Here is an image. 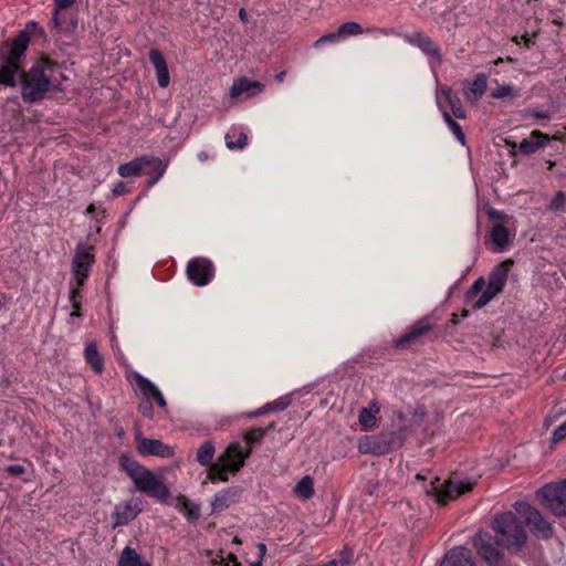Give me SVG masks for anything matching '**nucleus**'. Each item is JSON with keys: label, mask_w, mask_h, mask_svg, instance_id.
I'll return each instance as SVG.
<instances>
[{"label": "nucleus", "mask_w": 566, "mask_h": 566, "mask_svg": "<svg viewBox=\"0 0 566 566\" xmlns=\"http://www.w3.org/2000/svg\"><path fill=\"white\" fill-rule=\"evenodd\" d=\"M64 80L65 76L55 62L40 59L29 72H22V98L29 103L40 101L50 90L59 88Z\"/></svg>", "instance_id": "1"}, {"label": "nucleus", "mask_w": 566, "mask_h": 566, "mask_svg": "<svg viewBox=\"0 0 566 566\" xmlns=\"http://www.w3.org/2000/svg\"><path fill=\"white\" fill-rule=\"evenodd\" d=\"M493 528L496 532L497 542L504 547L520 548L526 542V532L512 512H505L496 516Z\"/></svg>", "instance_id": "2"}, {"label": "nucleus", "mask_w": 566, "mask_h": 566, "mask_svg": "<svg viewBox=\"0 0 566 566\" xmlns=\"http://www.w3.org/2000/svg\"><path fill=\"white\" fill-rule=\"evenodd\" d=\"M475 481L461 479L458 474H452L447 480L436 478L426 488L427 494H432L439 504L444 505L448 501L455 500L460 495L472 491Z\"/></svg>", "instance_id": "3"}, {"label": "nucleus", "mask_w": 566, "mask_h": 566, "mask_svg": "<svg viewBox=\"0 0 566 566\" xmlns=\"http://www.w3.org/2000/svg\"><path fill=\"white\" fill-rule=\"evenodd\" d=\"M146 167H150L151 171L156 172V176L150 178L147 182V187L150 188L164 176L168 167V161H163L160 158L153 156H142L119 165L117 174L123 178L136 177L140 176Z\"/></svg>", "instance_id": "4"}, {"label": "nucleus", "mask_w": 566, "mask_h": 566, "mask_svg": "<svg viewBox=\"0 0 566 566\" xmlns=\"http://www.w3.org/2000/svg\"><path fill=\"white\" fill-rule=\"evenodd\" d=\"M537 496L553 514L566 516V479L544 485L537 491Z\"/></svg>", "instance_id": "5"}, {"label": "nucleus", "mask_w": 566, "mask_h": 566, "mask_svg": "<svg viewBox=\"0 0 566 566\" xmlns=\"http://www.w3.org/2000/svg\"><path fill=\"white\" fill-rule=\"evenodd\" d=\"M136 489L150 497L166 501L169 497V490L161 479L151 471L145 469L134 481Z\"/></svg>", "instance_id": "6"}, {"label": "nucleus", "mask_w": 566, "mask_h": 566, "mask_svg": "<svg viewBox=\"0 0 566 566\" xmlns=\"http://www.w3.org/2000/svg\"><path fill=\"white\" fill-rule=\"evenodd\" d=\"M515 510L517 514L525 520L530 525L532 532L542 538H547L552 535L551 524L542 516V514L527 503H516Z\"/></svg>", "instance_id": "7"}, {"label": "nucleus", "mask_w": 566, "mask_h": 566, "mask_svg": "<svg viewBox=\"0 0 566 566\" xmlns=\"http://www.w3.org/2000/svg\"><path fill=\"white\" fill-rule=\"evenodd\" d=\"M94 263V254H93V248L80 243L77 244L75 249V254L72 262V271L73 276L76 281V284L83 285L86 277L88 276V272L91 270V266Z\"/></svg>", "instance_id": "8"}, {"label": "nucleus", "mask_w": 566, "mask_h": 566, "mask_svg": "<svg viewBox=\"0 0 566 566\" xmlns=\"http://www.w3.org/2000/svg\"><path fill=\"white\" fill-rule=\"evenodd\" d=\"M473 545L476 548L478 554L489 564V566H494V564L504 562L501 558L502 554L497 547V545L501 544L497 542V538H493L491 534L479 532L473 538Z\"/></svg>", "instance_id": "9"}, {"label": "nucleus", "mask_w": 566, "mask_h": 566, "mask_svg": "<svg viewBox=\"0 0 566 566\" xmlns=\"http://www.w3.org/2000/svg\"><path fill=\"white\" fill-rule=\"evenodd\" d=\"M188 279L197 286H205L214 276L213 263L206 258H193L187 264Z\"/></svg>", "instance_id": "10"}, {"label": "nucleus", "mask_w": 566, "mask_h": 566, "mask_svg": "<svg viewBox=\"0 0 566 566\" xmlns=\"http://www.w3.org/2000/svg\"><path fill=\"white\" fill-rule=\"evenodd\" d=\"M135 442L142 455L171 458L175 453L172 447L163 443L161 440L144 438L140 431L135 433Z\"/></svg>", "instance_id": "11"}, {"label": "nucleus", "mask_w": 566, "mask_h": 566, "mask_svg": "<svg viewBox=\"0 0 566 566\" xmlns=\"http://www.w3.org/2000/svg\"><path fill=\"white\" fill-rule=\"evenodd\" d=\"M142 512V501L139 499H129L115 505L112 515L114 523L113 528L124 526L134 521Z\"/></svg>", "instance_id": "12"}, {"label": "nucleus", "mask_w": 566, "mask_h": 566, "mask_svg": "<svg viewBox=\"0 0 566 566\" xmlns=\"http://www.w3.org/2000/svg\"><path fill=\"white\" fill-rule=\"evenodd\" d=\"M392 437L390 434L365 436L358 441V450L363 454L381 455L391 450Z\"/></svg>", "instance_id": "13"}, {"label": "nucleus", "mask_w": 566, "mask_h": 566, "mask_svg": "<svg viewBox=\"0 0 566 566\" xmlns=\"http://www.w3.org/2000/svg\"><path fill=\"white\" fill-rule=\"evenodd\" d=\"M251 454V448L242 450L239 442L229 444L226 451L219 457V462L223 463L231 472H238L244 464V461Z\"/></svg>", "instance_id": "14"}, {"label": "nucleus", "mask_w": 566, "mask_h": 566, "mask_svg": "<svg viewBox=\"0 0 566 566\" xmlns=\"http://www.w3.org/2000/svg\"><path fill=\"white\" fill-rule=\"evenodd\" d=\"M408 41L411 45L417 46L419 50H421L424 54L429 56L430 64L432 67L440 65L442 63L440 48L429 36L422 33H415L408 38Z\"/></svg>", "instance_id": "15"}, {"label": "nucleus", "mask_w": 566, "mask_h": 566, "mask_svg": "<svg viewBox=\"0 0 566 566\" xmlns=\"http://www.w3.org/2000/svg\"><path fill=\"white\" fill-rule=\"evenodd\" d=\"M136 387L146 398H153L160 407H166V400L160 390L149 379L138 373L133 374Z\"/></svg>", "instance_id": "16"}, {"label": "nucleus", "mask_w": 566, "mask_h": 566, "mask_svg": "<svg viewBox=\"0 0 566 566\" xmlns=\"http://www.w3.org/2000/svg\"><path fill=\"white\" fill-rule=\"evenodd\" d=\"M18 77H22V69L20 63L11 62L4 57L0 62V84L15 87Z\"/></svg>", "instance_id": "17"}, {"label": "nucleus", "mask_w": 566, "mask_h": 566, "mask_svg": "<svg viewBox=\"0 0 566 566\" xmlns=\"http://www.w3.org/2000/svg\"><path fill=\"white\" fill-rule=\"evenodd\" d=\"M441 566H476L471 552L464 547H454L449 551L443 560L441 562Z\"/></svg>", "instance_id": "18"}, {"label": "nucleus", "mask_w": 566, "mask_h": 566, "mask_svg": "<svg viewBox=\"0 0 566 566\" xmlns=\"http://www.w3.org/2000/svg\"><path fill=\"white\" fill-rule=\"evenodd\" d=\"M512 265L513 261L507 259L495 266L490 274L488 286L491 287V290L501 293L505 286L509 271Z\"/></svg>", "instance_id": "19"}, {"label": "nucleus", "mask_w": 566, "mask_h": 566, "mask_svg": "<svg viewBox=\"0 0 566 566\" xmlns=\"http://www.w3.org/2000/svg\"><path fill=\"white\" fill-rule=\"evenodd\" d=\"M149 60L155 67L158 85L163 88L170 83V76L164 55L156 49L150 50Z\"/></svg>", "instance_id": "20"}, {"label": "nucleus", "mask_w": 566, "mask_h": 566, "mask_svg": "<svg viewBox=\"0 0 566 566\" xmlns=\"http://www.w3.org/2000/svg\"><path fill=\"white\" fill-rule=\"evenodd\" d=\"M441 97L446 99L452 111V114L457 118L464 119L467 117L465 109L463 108L460 98L449 87H441L437 92L438 104L442 108Z\"/></svg>", "instance_id": "21"}, {"label": "nucleus", "mask_w": 566, "mask_h": 566, "mask_svg": "<svg viewBox=\"0 0 566 566\" xmlns=\"http://www.w3.org/2000/svg\"><path fill=\"white\" fill-rule=\"evenodd\" d=\"M238 490L234 488H227L219 491L211 501L212 513L221 512L235 503L238 497Z\"/></svg>", "instance_id": "22"}, {"label": "nucleus", "mask_w": 566, "mask_h": 566, "mask_svg": "<svg viewBox=\"0 0 566 566\" xmlns=\"http://www.w3.org/2000/svg\"><path fill=\"white\" fill-rule=\"evenodd\" d=\"M431 328L432 327L428 322L420 321V322L416 323L415 325H412L407 333L401 335L396 340V344H397V346L410 345V344L415 343L416 340H418L419 338H421L428 332H430Z\"/></svg>", "instance_id": "23"}, {"label": "nucleus", "mask_w": 566, "mask_h": 566, "mask_svg": "<svg viewBox=\"0 0 566 566\" xmlns=\"http://www.w3.org/2000/svg\"><path fill=\"white\" fill-rule=\"evenodd\" d=\"M263 91V85L255 81H249L248 78H240L233 82L231 87V96L237 97L243 94L248 96H254Z\"/></svg>", "instance_id": "24"}, {"label": "nucleus", "mask_w": 566, "mask_h": 566, "mask_svg": "<svg viewBox=\"0 0 566 566\" xmlns=\"http://www.w3.org/2000/svg\"><path fill=\"white\" fill-rule=\"evenodd\" d=\"M547 140V135L543 134L539 130H534L532 132L531 136L528 138L523 139L517 147L521 153L530 155L535 153L542 146H544V144Z\"/></svg>", "instance_id": "25"}, {"label": "nucleus", "mask_w": 566, "mask_h": 566, "mask_svg": "<svg viewBox=\"0 0 566 566\" xmlns=\"http://www.w3.org/2000/svg\"><path fill=\"white\" fill-rule=\"evenodd\" d=\"M30 42V36L27 32L22 31L18 34V36L13 40L10 51L4 59L19 63L21 56L24 54L28 49Z\"/></svg>", "instance_id": "26"}, {"label": "nucleus", "mask_w": 566, "mask_h": 566, "mask_svg": "<svg viewBox=\"0 0 566 566\" xmlns=\"http://www.w3.org/2000/svg\"><path fill=\"white\" fill-rule=\"evenodd\" d=\"M490 241L495 252H503L506 250L510 243V233L507 229L501 223L495 224L490 231Z\"/></svg>", "instance_id": "27"}, {"label": "nucleus", "mask_w": 566, "mask_h": 566, "mask_svg": "<svg viewBox=\"0 0 566 566\" xmlns=\"http://www.w3.org/2000/svg\"><path fill=\"white\" fill-rule=\"evenodd\" d=\"M84 357L86 363L92 367L96 374H101L104 370V359L97 350V346L94 342H88L84 349Z\"/></svg>", "instance_id": "28"}, {"label": "nucleus", "mask_w": 566, "mask_h": 566, "mask_svg": "<svg viewBox=\"0 0 566 566\" xmlns=\"http://www.w3.org/2000/svg\"><path fill=\"white\" fill-rule=\"evenodd\" d=\"M118 566H150V564L144 562L134 548L126 546L120 553Z\"/></svg>", "instance_id": "29"}, {"label": "nucleus", "mask_w": 566, "mask_h": 566, "mask_svg": "<svg viewBox=\"0 0 566 566\" xmlns=\"http://www.w3.org/2000/svg\"><path fill=\"white\" fill-rule=\"evenodd\" d=\"M379 412V407L376 402H370L367 408L359 411L358 421L364 428H371L376 424V416Z\"/></svg>", "instance_id": "30"}, {"label": "nucleus", "mask_w": 566, "mask_h": 566, "mask_svg": "<svg viewBox=\"0 0 566 566\" xmlns=\"http://www.w3.org/2000/svg\"><path fill=\"white\" fill-rule=\"evenodd\" d=\"M216 448L211 441L203 442L197 450L196 459L201 465H212Z\"/></svg>", "instance_id": "31"}, {"label": "nucleus", "mask_w": 566, "mask_h": 566, "mask_svg": "<svg viewBox=\"0 0 566 566\" xmlns=\"http://www.w3.org/2000/svg\"><path fill=\"white\" fill-rule=\"evenodd\" d=\"M294 492L303 500H308L314 495V482L310 475L303 476L295 485Z\"/></svg>", "instance_id": "32"}, {"label": "nucleus", "mask_w": 566, "mask_h": 566, "mask_svg": "<svg viewBox=\"0 0 566 566\" xmlns=\"http://www.w3.org/2000/svg\"><path fill=\"white\" fill-rule=\"evenodd\" d=\"M486 87V76L483 74H478L472 83V86L467 92V97L471 98V96H473L474 99H479L485 93Z\"/></svg>", "instance_id": "33"}, {"label": "nucleus", "mask_w": 566, "mask_h": 566, "mask_svg": "<svg viewBox=\"0 0 566 566\" xmlns=\"http://www.w3.org/2000/svg\"><path fill=\"white\" fill-rule=\"evenodd\" d=\"M119 462L122 468L125 470V472L130 476L133 481L146 469L142 467L137 461L126 455L120 457Z\"/></svg>", "instance_id": "34"}, {"label": "nucleus", "mask_w": 566, "mask_h": 566, "mask_svg": "<svg viewBox=\"0 0 566 566\" xmlns=\"http://www.w3.org/2000/svg\"><path fill=\"white\" fill-rule=\"evenodd\" d=\"M228 472H231V471L223 463H221V462L213 463L209 468L208 478L210 479L211 482H217V481L227 482L228 481Z\"/></svg>", "instance_id": "35"}, {"label": "nucleus", "mask_w": 566, "mask_h": 566, "mask_svg": "<svg viewBox=\"0 0 566 566\" xmlns=\"http://www.w3.org/2000/svg\"><path fill=\"white\" fill-rule=\"evenodd\" d=\"M177 507L184 512L186 517L190 521L197 520L199 517V507L189 502L185 496L178 499Z\"/></svg>", "instance_id": "36"}, {"label": "nucleus", "mask_w": 566, "mask_h": 566, "mask_svg": "<svg viewBox=\"0 0 566 566\" xmlns=\"http://www.w3.org/2000/svg\"><path fill=\"white\" fill-rule=\"evenodd\" d=\"M53 1H54V12H53V17H52V23L54 24L55 28H60L61 27L60 12L71 8L75 3L76 0H53Z\"/></svg>", "instance_id": "37"}, {"label": "nucleus", "mask_w": 566, "mask_h": 566, "mask_svg": "<svg viewBox=\"0 0 566 566\" xmlns=\"http://www.w3.org/2000/svg\"><path fill=\"white\" fill-rule=\"evenodd\" d=\"M338 32L342 38H346V36H350V35H359L363 33V28L359 23L349 21V22L343 23L338 28Z\"/></svg>", "instance_id": "38"}, {"label": "nucleus", "mask_w": 566, "mask_h": 566, "mask_svg": "<svg viewBox=\"0 0 566 566\" xmlns=\"http://www.w3.org/2000/svg\"><path fill=\"white\" fill-rule=\"evenodd\" d=\"M247 144H248V136H247V134H244L242 132L239 134L237 142L232 140V133L229 132L226 135V145L231 150L242 149L247 146Z\"/></svg>", "instance_id": "39"}, {"label": "nucleus", "mask_w": 566, "mask_h": 566, "mask_svg": "<svg viewBox=\"0 0 566 566\" xmlns=\"http://www.w3.org/2000/svg\"><path fill=\"white\" fill-rule=\"evenodd\" d=\"M264 436V429L253 428L244 434L243 439L247 442V444H249V448H251V446L260 443L263 440Z\"/></svg>", "instance_id": "40"}, {"label": "nucleus", "mask_w": 566, "mask_h": 566, "mask_svg": "<svg viewBox=\"0 0 566 566\" xmlns=\"http://www.w3.org/2000/svg\"><path fill=\"white\" fill-rule=\"evenodd\" d=\"M291 405V398L290 396L285 395L282 396L274 401H271L265 405V409L272 411H280L286 409Z\"/></svg>", "instance_id": "41"}, {"label": "nucleus", "mask_w": 566, "mask_h": 566, "mask_svg": "<svg viewBox=\"0 0 566 566\" xmlns=\"http://www.w3.org/2000/svg\"><path fill=\"white\" fill-rule=\"evenodd\" d=\"M230 563H232V566H240L237 556L233 554H228V556L224 557L223 552H220L214 558H212V564L214 566H229Z\"/></svg>", "instance_id": "42"}, {"label": "nucleus", "mask_w": 566, "mask_h": 566, "mask_svg": "<svg viewBox=\"0 0 566 566\" xmlns=\"http://www.w3.org/2000/svg\"><path fill=\"white\" fill-rule=\"evenodd\" d=\"M566 197L563 191H557L548 205V209L554 212L564 211Z\"/></svg>", "instance_id": "43"}, {"label": "nucleus", "mask_w": 566, "mask_h": 566, "mask_svg": "<svg viewBox=\"0 0 566 566\" xmlns=\"http://www.w3.org/2000/svg\"><path fill=\"white\" fill-rule=\"evenodd\" d=\"M499 292H495L494 290H491V287L486 286V289L481 293V295H479L478 300L475 301V307H484Z\"/></svg>", "instance_id": "44"}, {"label": "nucleus", "mask_w": 566, "mask_h": 566, "mask_svg": "<svg viewBox=\"0 0 566 566\" xmlns=\"http://www.w3.org/2000/svg\"><path fill=\"white\" fill-rule=\"evenodd\" d=\"M514 95V87L511 84L502 85L492 93V97L494 98H504Z\"/></svg>", "instance_id": "45"}, {"label": "nucleus", "mask_w": 566, "mask_h": 566, "mask_svg": "<svg viewBox=\"0 0 566 566\" xmlns=\"http://www.w3.org/2000/svg\"><path fill=\"white\" fill-rule=\"evenodd\" d=\"M340 34L338 30L334 33H328L323 36H321L318 40L315 41L314 46L319 48L321 45L328 43V42H336L338 39H340Z\"/></svg>", "instance_id": "46"}, {"label": "nucleus", "mask_w": 566, "mask_h": 566, "mask_svg": "<svg viewBox=\"0 0 566 566\" xmlns=\"http://www.w3.org/2000/svg\"><path fill=\"white\" fill-rule=\"evenodd\" d=\"M564 438H566V420L555 429L552 440L556 443L562 441Z\"/></svg>", "instance_id": "47"}, {"label": "nucleus", "mask_w": 566, "mask_h": 566, "mask_svg": "<svg viewBox=\"0 0 566 566\" xmlns=\"http://www.w3.org/2000/svg\"><path fill=\"white\" fill-rule=\"evenodd\" d=\"M486 286L488 285H486V283H485L483 277L478 279L473 283V285H472V287H471V290L469 292V296L478 295L480 292H483L486 289Z\"/></svg>", "instance_id": "48"}, {"label": "nucleus", "mask_w": 566, "mask_h": 566, "mask_svg": "<svg viewBox=\"0 0 566 566\" xmlns=\"http://www.w3.org/2000/svg\"><path fill=\"white\" fill-rule=\"evenodd\" d=\"M6 472L13 476H21L25 473V468L21 464H11L6 468Z\"/></svg>", "instance_id": "49"}, {"label": "nucleus", "mask_w": 566, "mask_h": 566, "mask_svg": "<svg viewBox=\"0 0 566 566\" xmlns=\"http://www.w3.org/2000/svg\"><path fill=\"white\" fill-rule=\"evenodd\" d=\"M450 130L453 133L454 137L462 144H465V135L462 132L461 126L455 122L452 123Z\"/></svg>", "instance_id": "50"}, {"label": "nucleus", "mask_w": 566, "mask_h": 566, "mask_svg": "<svg viewBox=\"0 0 566 566\" xmlns=\"http://www.w3.org/2000/svg\"><path fill=\"white\" fill-rule=\"evenodd\" d=\"M528 115L536 118V119H551V113L547 111H530Z\"/></svg>", "instance_id": "51"}, {"label": "nucleus", "mask_w": 566, "mask_h": 566, "mask_svg": "<svg viewBox=\"0 0 566 566\" xmlns=\"http://www.w3.org/2000/svg\"><path fill=\"white\" fill-rule=\"evenodd\" d=\"M128 191L127 189V184L123 182V181H119L115 185L114 189H113V193L115 196H122V195H125L126 192Z\"/></svg>", "instance_id": "52"}, {"label": "nucleus", "mask_w": 566, "mask_h": 566, "mask_svg": "<svg viewBox=\"0 0 566 566\" xmlns=\"http://www.w3.org/2000/svg\"><path fill=\"white\" fill-rule=\"evenodd\" d=\"M81 286L82 285H76V286H73L72 290H71V294H70V301L71 303H76L78 302L77 298L81 297Z\"/></svg>", "instance_id": "53"}, {"label": "nucleus", "mask_w": 566, "mask_h": 566, "mask_svg": "<svg viewBox=\"0 0 566 566\" xmlns=\"http://www.w3.org/2000/svg\"><path fill=\"white\" fill-rule=\"evenodd\" d=\"M72 307H73V312L71 313V317H78L81 316V303L80 302H76V303H72Z\"/></svg>", "instance_id": "54"}, {"label": "nucleus", "mask_w": 566, "mask_h": 566, "mask_svg": "<svg viewBox=\"0 0 566 566\" xmlns=\"http://www.w3.org/2000/svg\"><path fill=\"white\" fill-rule=\"evenodd\" d=\"M442 116L449 128L451 127L452 123H455V120L452 119V117L447 111H443Z\"/></svg>", "instance_id": "55"}, {"label": "nucleus", "mask_w": 566, "mask_h": 566, "mask_svg": "<svg viewBox=\"0 0 566 566\" xmlns=\"http://www.w3.org/2000/svg\"><path fill=\"white\" fill-rule=\"evenodd\" d=\"M258 549H259V556H260V558H259V559H261V560H262V558H263V557H264V555L266 554V546H265V544H263V543H259V544H258Z\"/></svg>", "instance_id": "56"}, {"label": "nucleus", "mask_w": 566, "mask_h": 566, "mask_svg": "<svg viewBox=\"0 0 566 566\" xmlns=\"http://www.w3.org/2000/svg\"><path fill=\"white\" fill-rule=\"evenodd\" d=\"M113 350H114L115 355L117 356L118 360L123 361L124 360V355H123V353L120 352V349L118 348L117 345L113 346Z\"/></svg>", "instance_id": "57"}, {"label": "nucleus", "mask_w": 566, "mask_h": 566, "mask_svg": "<svg viewBox=\"0 0 566 566\" xmlns=\"http://www.w3.org/2000/svg\"><path fill=\"white\" fill-rule=\"evenodd\" d=\"M239 18L241 19L242 22H248V13L245 9L241 8L239 10Z\"/></svg>", "instance_id": "58"}, {"label": "nucleus", "mask_w": 566, "mask_h": 566, "mask_svg": "<svg viewBox=\"0 0 566 566\" xmlns=\"http://www.w3.org/2000/svg\"><path fill=\"white\" fill-rule=\"evenodd\" d=\"M268 412H270V410H266V409H265V405H264L263 407H261L260 409H258L255 412H253V413H252V416L258 417V416L265 415V413H268Z\"/></svg>", "instance_id": "59"}, {"label": "nucleus", "mask_w": 566, "mask_h": 566, "mask_svg": "<svg viewBox=\"0 0 566 566\" xmlns=\"http://www.w3.org/2000/svg\"><path fill=\"white\" fill-rule=\"evenodd\" d=\"M494 566H517V565L512 563V562L504 560V562H502L500 564H494Z\"/></svg>", "instance_id": "60"}, {"label": "nucleus", "mask_w": 566, "mask_h": 566, "mask_svg": "<svg viewBox=\"0 0 566 566\" xmlns=\"http://www.w3.org/2000/svg\"><path fill=\"white\" fill-rule=\"evenodd\" d=\"M143 174H146V175H150L151 178H154L156 176V172L151 171V168L150 167H146L143 171Z\"/></svg>", "instance_id": "61"}, {"label": "nucleus", "mask_w": 566, "mask_h": 566, "mask_svg": "<svg viewBox=\"0 0 566 566\" xmlns=\"http://www.w3.org/2000/svg\"><path fill=\"white\" fill-rule=\"evenodd\" d=\"M284 77H285V72H281L276 75V80L277 82H283L284 81Z\"/></svg>", "instance_id": "62"}, {"label": "nucleus", "mask_w": 566, "mask_h": 566, "mask_svg": "<svg viewBox=\"0 0 566 566\" xmlns=\"http://www.w3.org/2000/svg\"><path fill=\"white\" fill-rule=\"evenodd\" d=\"M198 157H199V159H200V160H206L208 156H207V154H206V153H200V154L198 155Z\"/></svg>", "instance_id": "63"}, {"label": "nucleus", "mask_w": 566, "mask_h": 566, "mask_svg": "<svg viewBox=\"0 0 566 566\" xmlns=\"http://www.w3.org/2000/svg\"><path fill=\"white\" fill-rule=\"evenodd\" d=\"M250 566H262V560L258 559V560L253 562Z\"/></svg>", "instance_id": "64"}]
</instances>
